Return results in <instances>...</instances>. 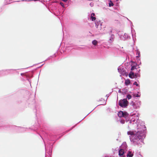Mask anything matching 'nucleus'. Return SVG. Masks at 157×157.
Here are the masks:
<instances>
[{"label": "nucleus", "instance_id": "obj_10", "mask_svg": "<svg viewBox=\"0 0 157 157\" xmlns=\"http://www.w3.org/2000/svg\"><path fill=\"white\" fill-rule=\"evenodd\" d=\"M140 75L139 72L136 73L135 74V78H137L138 77H140Z\"/></svg>", "mask_w": 157, "mask_h": 157}, {"label": "nucleus", "instance_id": "obj_21", "mask_svg": "<svg viewBox=\"0 0 157 157\" xmlns=\"http://www.w3.org/2000/svg\"><path fill=\"white\" fill-rule=\"evenodd\" d=\"M63 0V1H66V0Z\"/></svg>", "mask_w": 157, "mask_h": 157}, {"label": "nucleus", "instance_id": "obj_6", "mask_svg": "<svg viewBox=\"0 0 157 157\" xmlns=\"http://www.w3.org/2000/svg\"><path fill=\"white\" fill-rule=\"evenodd\" d=\"M95 16V14L94 13H92L91 15V18L92 21H94L96 19V18L94 16Z\"/></svg>", "mask_w": 157, "mask_h": 157}, {"label": "nucleus", "instance_id": "obj_7", "mask_svg": "<svg viewBox=\"0 0 157 157\" xmlns=\"http://www.w3.org/2000/svg\"><path fill=\"white\" fill-rule=\"evenodd\" d=\"M123 112L122 111H120L118 113V116L119 117H122L123 116Z\"/></svg>", "mask_w": 157, "mask_h": 157}, {"label": "nucleus", "instance_id": "obj_20", "mask_svg": "<svg viewBox=\"0 0 157 157\" xmlns=\"http://www.w3.org/2000/svg\"><path fill=\"white\" fill-rule=\"evenodd\" d=\"M121 156L120 157H125L124 155L123 156Z\"/></svg>", "mask_w": 157, "mask_h": 157}, {"label": "nucleus", "instance_id": "obj_9", "mask_svg": "<svg viewBox=\"0 0 157 157\" xmlns=\"http://www.w3.org/2000/svg\"><path fill=\"white\" fill-rule=\"evenodd\" d=\"M130 82L129 79H127L125 81V85H127L129 84Z\"/></svg>", "mask_w": 157, "mask_h": 157}, {"label": "nucleus", "instance_id": "obj_1", "mask_svg": "<svg viewBox=\"0 0 157 157\" xmlns=\"http://www.w3.org/2000/svg\"><path fill=\"white\" fill-rule=\"evenodd\" d=\"M144 130H141L140 131H138L136 132L135 134L134 132L129 131L128 132L127 134L128 135H133L134 136H136L137 137L136 138V139H138L140 140L144 136Z\"/></svg>", "mask_w": 157, "mask_h": 157}, {"label": "nucleus", "instance_id": "obj_4", "mask_svg": "<svg viewBox=\"0 0 157 157\" xmlns=\"http://www.w3.org/2000/svg\"><path fill=\"white\" fill-rule=\"evenodd\" d=\"M128 76L129 78H135V73L132 71H130V73L128 75Z\"/></svg>", "mask_w": 157, "mask_h": 157}, {"label": "nucleus", "instance_id": "obj_11", "mask_svg": "<svg viewBox=\"0 0 157 157\" xmlns=\"http://www.w3.org/2000/svg\"><path fill=\"white\" fill-rule=\"evenodd\" d=\"M123 117H125L126 118L127 117H128V113H127L124 112H123Z\"/></svg>", "mask_w": 157, "mask_h": 157}, {"label": "nucleus", "instance_id": "obj_14", "mask_svg": "<svg viewBox=\"0 0 157 157\" xmlns=\"http://www.w3.org/2000/svg\"><path fill=\"white\" fill-rule=\"evenodd\" d=\"M114 5V4L113 2H112L111 1H109V7H111V6H113Z\"/></svg>", "mask_w": 157, "mask_h": 157}, {"label": "nucleus", "instance_id": "obj_12", "mask_svg": "<svg viewBox=\"0 0 157 157\" xmlns=\"http://www.w3.org/2000/svg\"><path fill=\"white\" fill-rule=\"evenodd\" d=\"M92 43L94 45H96L98 44V41L96 40H94L92 41Z\"/></svg>", "mask_w": 157, "mask_h": 157}, {"label": "nucleus", "instance_id": "obj_18", "mask_svg": "<svg viewBox=\"0 0 157 157\" xmlns=\"http://www.w3.org/2000/svg\"><path fill=\"white\" fill-rule=\"evenodd\" d=\"M121 122L122 123V124H124V122H125V121L124 120H122L121 121Z\"/></svg>", "mask_w": 157, "mask_h": 157}, {"label": "nucleus", "instance_id": "obj_19", "mask_svg": "<svg viewBox=\"0 0 157 157\" xmlns=\"http://www.w3.org/2000/svg\"><path fill=\"white\" fill-rule=\"evenodd\" d=\"M60 3L61 6H63L64 4L63 3L60 2Z\"/></svg>", "mask_w": 157, "mask_h": 157}, {"label": "nucleus", "instance_id": "obj_2", "mask_svg": "<svg viewBox=\"0 0 157 157\" xmlns=\"http://www.w3.org/2000/svg\"><path fill=\"white\" fill-rule=\"evenodd\" d=\"M128 101L126 99H124L119 101V104L122 107H126L128 105Z\"/></svg>", "mask_w": 157, "mask_h": 157}, {"label": "nucleus", "instance_id": "obj_8", "mask_svg": "<svg viewBox=\"0 0 157 157\" xmlns=\"http://www.w3.org/2000/svg\"><path fill=\"white\" fill-rule=\"evenodd\" d=\"M133 156V154H132L130 151H129L128 152L127 156L128 157H132Z\"/></svg>", "mask_w": 157, "mask_h": 157}, {"label": "nucleus", "instance_id": "obj_22", "mask_svg": "<svg viewBox=\"0 0 157 157\" xmlns=\"http://www.w3.org/2000/svg\"><path fill=\"white\" fill-rule=\"evenodd\" d=\"M63 0V1H66V0Z\"/></svg>", "mask_w": 157, "mask_h": 157}, {"label": "nucleus", "instance_id": "obj_15", "mask_svg": "<svg viewBox=\"0 0 157 157\" xmlns=\"http://www.w3.org/2000/svg\"><path fill=\"white\" fill-rule=\"evenodd\" d=\"M132 96L130 94H128L127 96V98L128 99H130L132 98Z\"/></svg>", "mask_w": 157, "mask_h": 157}, {"label": "nucleus", "instance_id": "obj_13", "mask_svg": "<svg viewBox=\"0 0 157 157\" xmlns=\"http://www.w3.org/2000/svg\"><path fill=\"white\" fill-rule=\"evenodd\" d=\"M136 55H138V56H136V57L139 58L140 57V52L138 50H136Z\"/></svg>", "mask_w": 157, "mask_h": 157}, {"label": "nucleus", "instance_id": "obj_3", "mask_svg": "<svg viewBox=\"0 0 157 157\" xmlns=\"http://www.w3.org/2000/svg\"><path fill=\"white\" fill-rule=\"evenodd\" d=\"M136 66L137 64L135 62H133L131 65L132 67L131 68V71H133L136 68Z\"/></svg>", "mask_w": 157, "mask_h": 157}, {"label": "nucleus", "instance_id": "obj_5", "mask_svg": "<svg viewBox=\"0 0 157 157\" xmlns=\"http://www.w3.org/2000/svg\"><path fill=\"white\" fill-rule=\"evenodd\" d=\"M124 154V150L122 149H121L119 151V155L120 156H123Z\"/></svg>", "mask_w": 157, "mask_h": 157}, {"label": "nucleus", "instance_id": "obj_17", "mask_svg": "<svg viewBox=\"0 0 157 157\" xmlns=\"http://www.w3.org/2000/svg\"><path fill=\"white\" fill-rule=\"evenodd\" d=\"M133 84L136 85V86H138L139 85L136 82H135L133 83Z\"/></svg>", "mask_w": 157, "mask_h": 157}, {"label": "nucleus", "instance_id": "obj_16", "mask_svg": "<svg viewBox=\"0 0 157 157\" xmlns=\"http://www.w3.org/2000/svg\"><path fill=\"white\" fill-rule=\"evenodd\" d=\"M109 40L110 41V42H112L113 41V37H111L110 39H109Z\"/></svg>", "mask_w": 157, "mask_h": 157}]
</instances>
